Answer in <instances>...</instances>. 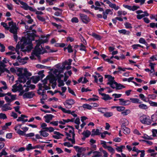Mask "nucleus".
Listing matches in <instances>:
<instances>
[{
    "instance_id": "27",
    "label": "nucleus",
    "mask_w": 157,
    "mask_h": 157,
    "mask_svg": "<svg viewBox=\"0 0 157 157\" xmlns=\"http://www.w3.org/2000/svg\"><path fill=\"white\" fill-rule=\"evenodd\" d=\"M99 130L98 129H93L92 131V136L99 135L100 134Z\"/></svg>"
},
{
    "instance_id": "58",
    "label": "nucleus",
    "mask_w": 157,
    "mask_h": 157,
    "mask_svg": "<svg viewBox=\"0 0 157 157\" xmlns=\"http://www.w3.org/2000/svg\"><path fill=\"white\" fill-rule=\"evenodd\" d=\"M124 25L126 29H131L132 28L131 25L128 22H126L124 24Z\"/></svg>"
},
{
    "instance_id": "44",
    "label": "nucleus",
    "mask_w": 157,
    "mask_h": 157,
    "mask_svg": "<svg viewBox=\"0 0 157 157\" xmlns=\"http://www.w3.org/2000/svg\"><path fill=\"white\" fill-rule=\"evenodd\" d=\"M103 115L106 117H110L113 115V113L110 112H106L104 113Z\"/></svg>"
},
{
    "instance_id": "4",
    "label": "nucleus",
    "mask_w": 157,
    "mask_h": 157,
    "mask_svg": "<svg viewBox=\"0 0 157 157\" xmlns=\"http://www.w3.org/2000/svg\"><path fill=\"white\" fill-rule=\"evenodd\" d=\"M140 121L143 124L150 125L151 123L150 117L147 115H143L139 118Z\"/></svg>"
},
{
    "instance_id": "56",
    "label": "nucleus",
    "mask_w": 157,
    "mask_h": 157,
    "mask_svg": "<svg viewBox=\"0 0 157 157\" xmlns=\"http://www.w3.org/2000/svg\"><path fill=\"white\" fill-rule=\"evenodd\" d=\"M79 38L82 42L83 43L82 44H84V45H86L87 43L86 41L83 37L82 36L80 35L79 36Z\"/></svg>"
},
{
    "instance_id": "62",
    "label": "nucleus",
    "mask_w": 157,
    "mask_h": 157,
    "mask_svg": "<svg viewBox=\"0 0 157 157\" xmlns=\"http://www.w3.org/2000/svg\"><path fill=\"white\" fill-rule=\"evenodd\" d=\"M7 155V152L5 149H3L1 152L0 153V157H2V155Z\"/></svg>"
},
{
    "instance_id": "42",
    "label": "nucleus",
    "mask_w": 157,
    "mask_h": 157,
    "mask_svg": "<svg viewBox=\"0 0 157 157\" xmlns=\"http://www.w3.org/2000/svg\"><path fill=\"white\" fill-rule=\"evenodd\" d=\"M131 112L130 110L128 109L124 110V111L121 113V114L123 116H127Z\"/></svg>"
},
{
    "instance_id": "14",
    "label": "nucleus",
    "mask_w": 157,
    "mask_h": 157,
    "mask_svg": "<svg viewBox=\"0 0 157 157\" xmlns=\"http://www.w3.org/2000/svg\"><path fill=\"white\" fill-rule=\"evenodd\" d=\"M75 103L74 100L72 99H70L67 100L64 104L65 107L67 108H70L72 107V105Z\"/></svg>"
},
{
    "instance_id": "3",
    "label": "nucleus",
    "mask_w": 157,
    "mask_h": 157,
    "mask_svg": "<svg viewBox=\"0 0 157 157\" xmlns=\"http://www.w3.org/2000/svg\"><path fill=\"white\" fill-rule=\"evenodd\" d=\"M48 41L47 38H46L44 40L40 39L36 41L37 43L35 47L34 50L32 52L31 55L30 57L31 59H36L35 56L37 57H39L40 55L41 54L42 52L41 49L39 47L40 45L41 44L46 43Z\"/></svg>"
},
{
    "instance_id": "41",
    "label": "nucleus",
    "mask_w": 157,
    "mask_h": 157,
    "mask_svg": "<svg viewBox=\"0 0 157 157\" xmlns=\"http://www.w3.org/2000/svg\"><path fill=\"white\" fill-rule=\"evenodd\" d=\"M139 96L140 98L143 101L145 102H147L148 100H147V98L143 94H139Z\"/></svg>"
},
{
    "instance_id": "64",
    "label": "nucleus",
    "mask_w": 157,
    "mask_h": 157,
    "mask_svg": "<svg viewBox=\"0 0 157 157\" xmlns=\"http://www.w3.org/2000/svg\"><path fill=\"white\" fill-rule=\"evenodd\" d=\"M50 124L54 126H57L58 125L59 121H52L50 123Z\"/></svg>"
},
{
    "instance_id": "9",
    "label": "nucleus",
    "mask_w": 157,
    "mask_h": 157,
    "mask_svg": "<svg viewBox=\"0 0 157 157\" xmlns=\"http://www.w3.org/2000/svg\"><path fill=\"white\" fill-rule=\"evenodd\" d=\"M9 62L8 60L6 58H4L2 61H0V71L1 72H3L5 71V67L6 66V64Z\"/></svg>"
},
{
    "instance_id": "16",
    "label": "nucleus",
    "mask_w": 157,
    "mask_h": 157,
    "mask_svg": "<svg viewBox=\"0 0 157 157\" xmlns=\"http://www.w3.org/2000/svg\"><path fill=\"white\" fill-rule=\"evenodd\" d=\"M111 87L113 89H115L116 90H120L125 88V86L120 83H118L116 82Z\"/></svg>"
},
{
    "instance_id": "21",
    "label": "nucleus",
    "mask_w": 157,
    "mask_h": 157,
    "mask_svg": "<svg viewBox=\"0 0 157 157\" xmlns=\"http://www.w3.org/2000/svg\"><path fill=\"white\" fill-rule=\"evenodd\" d=\"M53 117L54 116L52 114H48L44 116V118L45 119V121L47 123H48L52 120Z\"/></svg>"
},
{
    "instance_id": "34",
    "label": "nucleus",
    "mask_w": 157,
    "mask_h": 157,
    "mask_svg": "<svg viewBox=\"0 0 157 157\" xmlns=\"http://www.w3.org/2000/svg\"><path fill=\"white\" fill-rule=\"evenodd\" d=\"M116 148V150L118 152H122V149L125 148V146L124 145H121L120 146H117Z\"/></svg>"
},
{
    "instance_id": "60",
    "label": "nucleus",
    "mask_w": 157,
    "mask_h": 157,
    "mask_svg": "<svg viewBox=\"0 0 157 157\" xmlns=\"http://www.w3.org/2000/svg\"><path fill=\"white\" fill-rule=\"evenodd\" d=\"M1 24L6 29L8 30L9 29V26L8 27V26L7 24L4 22H2L1 23Z\"/></svg>"
},
{
    "instance_id": "57",
    "label": "nucleus",
    "mask_w": 157,
    "mask_h": 157,
    "mask_svg": "<svg viewBox=\"0 0 157 157\" xmlns=\"http://www.w3.org/2000/svg\"><path fill=\"white\" fill-rule=\"evenodd\" d=\"M7 116L6 114L2 113H0V119L4 120L6 119Z\"/></svg>"
},
{
    "instance_id": "28",
    "label": "nucleus",
    "mask_w": 157,
    "mask_h": 157,
    "mask_svg": "<svg viewBox=\"0 0 157 157\" xmlns=\"http://www.w3.org/2000/svg\"><path fill=\"white\" fill-rule=\"evenodd\" d=\"M18 1L21 5V7L25 10H27V8L28 6V4L20 0H18Z\"/></svg>"
},
{
    "instance_id": "6",
    "label": "nucleus",
    "mask_w": 157,
    "mask_h": 157,
    "mask_svg": "<svg viewBox=\"0 0 157 157\" xmlns=\"http://www.w3.org/2000/svg\"><path fill=\"white\" fill-rule=\"evenodd\" d=\"M8 24L10 31L13 34L17 33L18 28L17 26L16 23L12 21H10L9 22Z\"/></svg>"
},
{
    "instance_id": "15",
    "label": "nucleus",
    "mask_w": 157,
    "mask_h": 157,
    "mask_svg": "<svg viewBox=\"0 0 157 157\" xmlns=\"http://www.w3.org/2000/svg\"><path fill=\"white\" fill-rule=\"evenodd\" d=\"M79 16L81 20L83 23L86 24L90 21V20L87 15L83 14L80 13Z\"/></svg>"
},
{
    "instance_id": "37",
    "label": "nucleus",
    "mask_w": 157,
    "mask_h": 157,
    "mask_svg": "<svg viewBox=\"0 0 157 157\" xmlns=\"http://www.w3.org/2000/svg\"><path fill=\"white\" fill-rule=\"evenodd\" d=\"M123 128V132L126 134H128L130 132V129L126 127Z\"/></svg>"
},
{
    "instance_id": "36",
    "label": "nucleus",
    "mask_w": 157,
    "mask_h": 157,
    "mask_svg": "<svg viewBox=\"0 0 157 157\" xmlns=\"http://www.w3.org/2000/svg\"><path fill=\"white\" fill-rule=\"evenodd\" d=\"M94 155L91 157H102L101 153L98 151H93Z\"/></svg>"
},
{
    "instance_id": "33",
    "label": "nucleus",
    "mask_w": 157,
    "mask_h": 157,
    "mask_svg": "<svg viewBox=\"0 0 157 157\" xmlns=\"http://www.w3.org/2000/svg\"><path fill=\"white\" fill-rule=\"evenodd\" d=\"M108 5L110 7L113 8L115 10H117L119 8V6H116L115 4L112 3L111 2H110Z\"/></svg>"
},
{
    "instance_id": "47",
    "label": "nucleus",
    "mask_w": 157,
    "mask_h": 157,
    "mask_svg": "<svg viewBox=\"0 0 157 157\" xmlns=\"http://www.w3.org/2000/svg\"><path fill=\"white\" fill-rule=\"evenodd\" d=\"M82 107L85 109H91L92 108V106L89 104H84L82 105Z\"/></svg>"
},
{
    "instance_id": "46",
    "label": "nucleus",
    "mask_w": 157,
    "mask_h": 157,
    "mask_svg": "<svg viewBox=\"0 0 157 157\" xmlns=\"http://www.w3.org/2000/svg\"><path fill=\"white\" fill-rule=\"evenodd\" d=\"M150 105L152 106L157 107V102L153 101L148 100V102Z\"/></svg>"
},
{
    "instance_id": "49",
    "label": "nucleus",
    "mask_w": 157,
    "mask_h": 157,
    "mask_svg": "<svg viewBox=\"0 0 157 157\" xmlns=\"http://www.w3.org/2000/svg\"><path fill=\"white\" fill-rule=\"evenodd\" d=\"M125 107L123 106H118L117 107V110L120 112H122L124 110Z\"/></svg>"
},
{
    "instance_id": "59",
    "label": "nucleus",
    "mask_w": 157,
    "mask_h": 157,
    "mask_svg": "<svg viewBox=\"0 0 157 157\" xmlns=\"http://www.w3.org/2000/svg\"><path fill=\"white\" fill-rule=\"evenodd\" d=\"M146 0H135V2L136 3H140V5H142L144 3Z\"/></svg>"
},
{
    "instance_id": "61",
    "label": "nucleus",
    "mask_w": 157,
    "mask_h": 157,
    "mask_svg": "<svg viewBox=\"0 0 157 157\" xmlns=\"http://www.w3.org/2000/svg\"><path fill=\"white\" fill-rule=\"evenodd\" d=\"M148 100H149V99L154 100L155 99L156 97V95L154 94H149L148 95Z\"/></svg>"
},
{
    "instance_id": "50",
    "label": "nucleus",
    "mask_w": 157,
    "mask_h": 157,
    "mask_svg": "<svg viewBox=\"0 0 157 157\" xmlns=\"http://www.w3.org/2000/svg\"><path fill=\"white\" fill-rule=\"evenodd\" d=\"M58 86L59 87H60L61 86H62L64 85V83L63 80H61L60 79H59L58 80Z\"/></svg>"
},
{
    "instance_id": "8",
    "label": "nucleus",
    "mask_w": 157,
    "mask_h": 157,
    "mask_svg": "<svg viewBox=\"0 0 157 157\" xmlns=\"http://www.w3.org/2000/svg\"><path fill=\"white\" fill-rule=\"evenodd\" d=\"M136 13L137 14L136 18L139 20L141 19L145 16H148L149 15L147 11L143 12L141 10H138L136 11Z\"/></svg>"
},
{
    "instance_id": "40",
    "label": "nucleus",
    "mask_w": 157,
    "mask_h": 157,
    "mask_svg": "<svg viewBox=\"0 0 157 157\" xmlns=\"http://www.w3.org/2000/svg\"><path fill=\"white\" fill-rule=\"evenodd\" d=\"M106 149H107L108 151L110 152L112 155L114 154L115 152V150L111 146H108Z\"/></svg>"
},
{
    "instance_id": "53",
    "label": "nucleus",
    "mask_w": 157,
    "mask_h": 157,
    "mask_svg": "<svg viewBox=\"0 0 157 157\" xmlns=\"http://www.w3.org/2000/svg\"><path fill=\"white\" fill-rule=\"evenodd\" d=\"M100 149L103 153L104 157H108V153L105 150H103L102 148H100Z\"/></svg>"
},
{
    "instance_id": "38",
    "label": "nucleus",
    "mask_w": 157,
    "mask_h": 157,
    "mask_svg": "<svg viewBox=\"0 0 157 157\" xmlns=\"http://www.w3.org/2000/svg\"><path fill=\"white\" fill-rule=\"evenodd\" d=\"M138 106L140 109H143L146 110L148 108L147 106L144 104H140Z\"/></svg>"
},
{
    "instance_id": "45",
    "label": "nucleus",
    "mask_w": 157,
    "mask_h": 157,
    "mask_svg": "<svg viewBox=\"0 0 157 157\" xmlns=\"http://www.w3.org/2000/svg\"><path fill=\"white\" fill-rule=\"evenodd\" d=\"M148 62L149 63V66L151 67V69L153 71H155L154 66L155 65V64L152 63L151 60H149Z\"/></svg>"
},
{
    "instance_id": "39",
    "label": "nucleus",
    "mask_w": 157,
    "mask_h": 157,
    "mask_svg": "<svg viewBox=\"0 0 157 157\" xmlns=\"http://www.w3.org/2000/svg\"><path fill=\"white\" fill-rule=\"evenodd\" d=\"M132 47L133 48V49L136 50L138 49V47H140L143 48L144 46L140 45V44H135L132 45Z\"/></svg>"
},
{
    "instance_id": "54",
    "label": "nucleus",
    "mask_w": 157,
    "mask_h": 157,
    "mask_svg": "<svg viewBox=\"0 0 157 157\" xmlns=\"http://www.w3.org/2000/svg\"><path fill=\"white\" fill-rule=\"evenodd\" d=\"M101 144L102 145L103 147L105 149H106L108 146L106 145V142L104 141L101 140Z\"/></svg>"
},
{
    "instance_id": "19",
    "label": "nucleus",
    "mask_w": 157,
    "mask_h": 157,
    "mask_svg": "<svg viewBox=\"0 0 157 157\" xmlns=\"http://www.w3.org/2000/svg\"><path fill=\"white\" fill-rule=\"evenodd\" d=\"M66 134L74 133V128L71 126H67L64 128Z\"/></svg>"
},
{
    "instance_id": "29",
    "label": "nucleus",
    "mask_w": 157,
    "mask_h": 157,
    "mask_svg": "<svg viewBox=\"0 0 157 157\" xmlns=\"http://www.w3.org/2000/svg\"><path fill=\"white\" fill-rule=\"evenodd\" d=\"M40 77L38 76H33L31 78V79L33 82L36 83L40 80Z\"/></svg>"
},
{
    "instance_id": "35",
    "label": "nucleus",
    "mask_w": 157,
    "mask_h": 157,
    "mask_svg": "<svg viewBox=\"0 0 157 157\" xmlns=\"http://www.w3.org/2000/svg\"><path fill=\"white\" fill-rule=\"evenodd\" d=\"M130 100L131 101L134 103H141V101L138 98H130Z\"/></svg>"
},
{
    "instance_id": "25",
    "label": "nucleus",
    "mask_w": 157,
    "mask_h": 157,
    "mask_svg": "<svg viewBox=\"0 0 157 157\" xmlns=\"http://www.w3.org/2000/svg\"><path fill=\"white\" fill-rule=\"evenodd\" d=\"M120 121L122 124L121 126L122 128L125 127L128 124V120L125 118H122L121 120Z\"/></svg>"
},
{
    "instance_id": "1",
    "label": "nucleus",
    "mask_w": 157,
    "mask_h": 157,
    "mask_svg": "<svg viewBox=\"0 0 157 157\" xmlns=\"http://www.w3.org/2000/svg\"><path fill=\"white\" fill-rule=\"evenodd\" d=\"M17 75L19 77L18 81L20 82L25 83L27 80L26 84L23 86L20 84L16 83L13 86L12 90L14 92L17 91L23 90L24 92H27L29 90H33L35 87V86L33 84H31V81L29 80L30 76L32 75V74L29 72L26 68H17Z\"/></svg>"
},
{
    "instance_id": "18",
    "label": "nucleus",
    "mask_w": 157,
    "mask_h": 157,
    "mask_svg": "<svg viewBox=\"0 0 157 157\" xmlns=\"http://www.w3.org/2000/svg\"><path fill=\"white\" fill-rule=\"evenodd\" d=\"M28 116L23 114L21 115L20 117H19L17 121H22L23 122H25L28 121V120L27 118Z\"/></svg>"
},
{
    "instance_id": "24",
    "label": "nucleus",
    "mask_w": 157,
    "mask_h": 157,
    "mask_svg": "<svg viewBox=\"0 0 157 157\" xmlns=\"http://www.w3.org/2000/svg\"><path fill=\"white\" fill-rule=\"evenodd\" d=\"M46 130H41L39 132V133L40 135L44 137H46L49 135V133L47 132Z\"/></svg>"
},
{
    "instance_id": "20",
    "label": "nucleus",
    "mask_w": 157,
    "mask_h": 157,
    "mask_svg": "<svg viewBox=\"0 0 157 157\" xmlns=\"http://www.w3.org/2000/svg\"><path fill=\"white\" fill-rule=\"evenodd\" d=\"M110 13L111 14H113V12L110 9L106 10L105 11L103 12V18L105 19H106L107 18V15Z\"/></svg>"
},
{
    "instance_id": "7",
    "label": "nucleus",
    "mask_w": 157,
    "mask_h": 157,
    "mask_svg": "<svg viewBox=\"0 0 157 157\" xmlns=\"http://www.w3.org/2000/svg\"><path fill=\"white\" fill-rule=\"evenodd\" d=\"M49 79L50 76H48L46 78L42 81V84L40 83L38 84L39 90H41L42 88H44L46 90L49 89V87L46 85V84L47 83L48 80Z\"/></svg>"
},
{
    "instance_id": "48",
    "label": "nucleus",
    "mask_w": 157,
    "mask_h": 157,
    "mask_svg": "<svg viewBox=\"0 0 157 157\" xmlns=\"http://www.w3.org/2000/svg\"><path fill=\"white\" fill-rule=\"evenodd\" d=\"M92 36L93 37L98 40H100L101 38V37L100 35L94 33H92Z\"/></svg>"
},
{
    "instance_id": "12",
    "label": "nucleus",
    "mask_w": 157,
    "mask_h": 157,
    "mask_svg": "<svg viewBox=\"0 0 157 157\" xmlns=\"http://www.w3.org/2000/svg\"><path fill=\"white\" fill-rule=\"evenodd\" d=\"M57 108L58 109L61 110L64 113L71 114L74 117H77V115L75 113L74 111L71 112L70 110H67L65 109L62 107L61 106H58Z\"/></svg>"
},
{
    "instance_id": "31",
    "label": "nucleus",
    "mask_w": 157,
    "mask_h": 157,
    "mask_svg": "<svg viewBox=\"0 0 157 157\" xmlns=\"http://www.w3.org/2000/svg\"><path fill=\"white\" fill-rule=\"evenodd\" d=\"M101 95L102 96V99L105 100L106 101L112 99L108 94L103 93L101 94Z\"/></svg>"
},
{
    "instance_id": "26",
    "label": "nucleus",
    "mask_w": 157,
    "mask_h": 157,
    "mask_svg": "<svg viewBox=\"0 0 157 157\" xmlns=\"http://www.w3.org/2000/svg\"><path fill=\"white\" fill-rule=\"evenodd\" d=\"M1 109L3 111H6L8 110H11L12 108L9 107L7 105L5 104L1 106Z\"/></svg>"
},
{
    "instance_id": "32",
    "label": "nucleus",
    "mask_w": 157,
    "mask_h": 157,
    "mask_svg": "<svg viewBox=\"0 0 157 157\" xmlns=\"http://www.w3.org/2000/svg\"><path fill=\"white\" fill-rule=\"evenodd\" d=\"M82 134L85 137H88L91 134V132L88 130L84 131L82 133Z\"/></svg>"
},
{
    "instance_id": "22",
    "label": "nucleus",
    "mask_w": 157,
    "mask_h": 157,
    "mask_svg": "<svg viewBox=\"0 0 157 157\" xmlns=\"http://www.w3.org/2000/svg\"><path fill=\"white\" fill-rule=\"evenodd\" d=\"M54 135H53L52 137L55 139H59L61 138L63 136V135L61 134L59 132L55 131L54 132Z\"/></svg>"
},
{
    "instance_id": "13",
    "label": "nucleus",
    "mask_w": 157,
    "mask_h": 157,
    "mask_svg": "<svg viewBox=\"0 0 157 157\" xmlns=\"http://www.w3.org/2000/svg\"><path fill=\"white\" fill-rule=\"evenodd\" d=\"M67 136V139L71 141L72 144H75V133H70L66 134Z\"/></svg>"
},
{
    "instance_id": "11",
    "label": "nucleus",
    "mask_w": 157,
    "mask_h": 157,
    "mask_svg": "<svg viewBox=\"0 0 157 157\" xmlns=\"http://www.w3.org/2000/svg\"><path fill=\"white\" fill-rule=\"evenodd\" d=\"M105 78H108V82L107 84L109 85L111 87H112V86L113 85V84L115 83V82H116L114 80V77H112L110 75H105Z\"/></svg>"
},
{
    "instance_id": "10",
    "label": "nucleus",
    "mask_w": 157,
    "mask_h": 157,
    "mask_svg": "<svg viewBox=\"0 0 157 157\" xmlns=\"http://www.w3.org/2000/svg\"><path fill=\"white\" fill-rule=\"evenodd\" d=\"M73 147L76 151L78 152V153L77 154V156L78 157H80L81 154L84 152L86 150V149L84 147H80L77 146H75Z\"/></svg>"
},
{
    "instance_id": "51",
    "label": "nucleus",
    "mask_w": 157,
    "mask_h": 157,
    "mask_svg": "<svg viewBox=\"0 0 157 157\" xmlns=\"http://www.w3.org/2000/svg\"><path fill=\"white\" fill-rule=\"evenodd\" d=\"M139 42L140 43L144 44L145 45H147V43L145 39L142 37L140 38L139 39Z\"/></svg>"
},
{
    "instance_id": "23",
    "label": "nucleus",
    "mask_w": 157,
    "mask_h": 157,
    "mask_svg": "<svg viewBox=\"0 0 157 157\" xmlns=\"http://www.w3.org/2000/svg\"><path fill=\"white\" fill-rule=\"evenodd\" d=\"M34 95V93L32 92H29L24 94L23 95V97L24 98H31L33 97Z\"/></svg>"
},
{
    "instance_id": "30",
    "label": "nucleus",
    "mask_w": 157,
    "mask_h": 157,
    "mask_svg": "<svg viewBox=\"0 0 157 157\" xmlns=\"http://www.w3.org/2000/svg\"><path fill=\"white\" fill-rule=\"evenodd\" d=\"M118 32L120 33L127 35H129L130 33V32L124 29L118 30Z\"/></svg>"
},
{
    "instance_id": "55",
    "label": "nucleus",
    "mask_w": 157,
    "mask_h": 157,
    "mask_svg": "<svg viewBox=\"0 0 157 157\" xmlns=\"http://www.w3.org/2000/svg\"><path fill=\"white\" fill-rule=\"evenodd\" d=\"M84 45V44H81L79 46L80 50L83 51H86V47ZM77 46L79 47L78 46Z\"/></svg>"
},
{
    "instance_id": "43",
    "label": "nucleus",
    "mask_w": 157,
    "mask_h": 157,
    "mask_svg": "<svg viewBox=\"0 0 157 157\" xmlns=\"http://www.w3.org/2000/svg\"><path fill=\"white\" fill-rule=\"evenodd\" d=\"M40 128H42V130H47V124L45 123H41L40 124Z\"/></svg>"
},
{
    "instance_id": "5",
    "label": "nucleus",
    "mask_w": 157,
    "mask_h": 157,
    "mask_svg": "<svg viewBox=\"0 0 157 157\" xmlns=\"http://www.w3.org/2000/svg\"><path fill=\"white\" fill-rule=\"evenodd\" d=\"M6 94V95L4 96L5 99L6 101L8 103V105H10V102L16 99V96L11 94L10 93H8Z\"/></svg>"
},
{
    "instance_id": "52",
    "label": "nucleus",
    "mask_w": 157,
    "mask_h": 157,
    "mask_svg": "<svg viewBox=\"0 0 157 157\" xmlns=\"http://www.w3.org/2000/svg\"><path fill=\"white\" fill-rule=\"evenodd\" d=\"M33 146H32L31 144H29L26 146V149L27 151H29L30 150L33 149Z\"/></svg>"
},
{
    "instance_id": "2",
    "label": "nucleus",
    "mask_w": 157,
    "mask_h": 157,
    "mask_svg": "<svg viewBox=\"0 0 157 157\" xmlns=\"http://www.w3.org/2000/svg\"><path fill=\"white\" fill-rule=\"evenodd\" d=\"M34 40L33 38L31 40L29 37L27 38L23 37L20 41L18 42L16 48L12 46H10L8 47V49L13 51L15 50L18 54H19L18 50L20 48L22 49L25 48L24 50L25 51H30L33 48L32 41Z\"/></svg>"
},
{
    "instance_id": "63",
    "label": "nucleus",
    "mask_w": 157,
    "mask_h": 157,
    "mask_svg": "<svg viewBox=\"0 0 157 157\" xmlns=\"http://www.w3.org/2000/svg\"><path fill=\"white\" fill-rule=\"evenodd\" d=\"M71 21L73 23H77L78 22V19L76 17H74L71 19Z\"/></svg>"
},
{
    "instance_id": "17",
    "label": "nucleus",
    "mask_w": 157,
    "mask_h": 157,
    "mask_svg": "<svg viewBox=\"0 0 157 157\" xmlns=\"http://www.w3.org/2000/svg\"><path fill=\"white\" fill-rule=\"evenodd\" d=\"M119 101V104L122 105L126 106L130 105L131 101L129 100H125L123 98H120L118 99Z\"/></svg>"
}]
</instances>
